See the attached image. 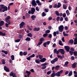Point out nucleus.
Instances as JSON below:
<instances>
[{"instance_id": "1", "label": "nucleus", "mask_w": 77, "mask_h": 77, "mask_svg": "<svg viewBox=\"0 0 77 77\" xmlns=\"http://www.w3.org/2000/svg\"><path fill=\"white\" fill-rule=\"evenodd\" d=\"M7 11H8V7H7L4 6L3 5H0V12H4Z\"/></svg>"}, {"instance_id": "2", "label": "nucleus", "mask_w": 77, "mask_h": 77, "mask_svg": "<svg viewBox=\"0 0 77 77\" xmlns=\"http://www.w3.org/2000/svg\"><path fill=\"white\" fill-rule=\"evenodd\" d=\"M64 27L63 25H60L58 27L59 31L60 32H62L63 30Z\"/></svg>"}, {"instance_id": "3", "label": "nucleus", "mask_w": 77, "mask_h": 77, "mask_svg": "<svg viewBox=\"0 0 77 77\" xmlns=\"http://www.w3.org/2000/svg\"><path fill=\"white\" fill-rule=\"evenodd\" d=\"M48 65V63H46L42 64L41 66H43L42 67V69H45V68H47V66H46V65Z\"/></svg>"}, {"instance_id": "4", "label": "nucleus", "mask_w": 77, "mask_h": 77, "mask_svg": "<svg viewBox=\"0 0 77 77\" xmlns=\"http://www.w3.org/2000/svg\"><path fill=\"white\" fill-rule=\"evenodd\" d=\"M9 19H11V17L10 16H8L5 19V20L7 23H8L9 24H10L11 22L9 20Z\"/></svg>"}, {"instance_id": "5", "label": "nucleus", "mask_w": 77, "mask_h": 77, "mask_svg": "<svg viewBox=\"0 0 77 77\" xmlns=\"http://www.w3.org/2000/svg\"><path fill=\"white\" fill-rule=\"evenodd\" d=\"M32 5L33 6H36L37 5V4L36 3V1L35 0H32L31 3Z\"/></svg>"}, {"instance_id": "6", "label": "nucleus", "mask_w": 77, "mask_h": 77, "mask_svg": "<svg viewBox=\"0 0 77 77\" xmlns=\"http://www.w3.org/2000/svg\"><path fill=\"white\" fill-rule=\"evenodd\" d=\"M10 76H12L13 77H17L16 74L15 73H13V72H11V73H10Z\"/></svg>"}, {"instance_id": "7", "label": "nucleus", "mask_w": 77, "mask_h": 77, "mask_svg": "<svg viewBox=\"0 0 77 77\" xmlns=\"http://www.w3.org/2000/svg\"><path fill=\"white\" fill-rule=\"evenodd\" d=\"M64 48L66 49V51L68 52V51H69L70 48L69 47V46H65L64 47Z\"/></svg>"}, {"instance_id": "8", "label": "nucleus", "mask_w": 77, "mask_h": 77, "mask_svg": "<svg viewBox=\"0 0 77 77\" xmlns=\"http://www.w3.org/2000/svg\"><path fill=\"white\" fill-rule=\"evenodd\" d=\"M60 52L62 54H65V51L63 49H59Z\"/></svg>"}, {"instance_id": "9", "label": "nucleus", "mask_w": 77, "mask_h": 77, "mask_svg": "<svg viewBox=\"0 0 77 77\" xmlns=\"http://www.w3.org/2000/svg\"><path fill=\"white\" fill-rule=\"evenodd\" d=\"M31 14L33 15V14H34L35 12V8H32L31 9Z\"/></svg>"}, {"instance_id": "10", "label": "nucleus", "mask_w": 77, "mask_h": 77, "mask_svg": "<svg viewBox=\"0 0 77 77\" xmlns=\"http://www.w3.org/2000/svg\"><path fill=\"white\" fill-rule=\"evenodd\" d=\"M46 59L45 58H43L41 60H40V61L41 62H44L45 60H46Z\"/></svg>"}, {"instance_id": "11", "label": "nucleus", "mask_w": 77, "mask_h": 77, "mask_svg": "<svg viewBox=\"0 0 77 77\" xmlns=\"http://www.w3.org/2000/svg\"><path fill=\"white\" fill-rule=\"evenodd\" d=\"M72 68H76V63H74L73 64H72Z\"/></svg>"}, {"instance_id": "12", "label": "nucleus", "mask_w": 77, "mask_h": 77, "mask_svg": "<svg viewBox=\"0 0 77 77\" xmlns=\"http://www.w3.org/2000/svg\"><path fill=\"white\" fill-rule=\"evenodd\" d=\"M4 70L6 71L7 72H9V70L8 68L6 66H5L4 67Z\"/></svg>"}, {"instance_id": "13", "label": "nucleus", "mask_w": 77, "mask_h": 77, "mask_svg": "<svg viewBox=\"0 0 77 77\" xmlns=\"http://www.w3.org/2000/svg\"><path fill=\"white\" fill-rule=\"evenodd\" d=\"M24 22H22L20 24V28H22V27L23 26H24Z\"/></svg>"}, {"instance_id": "14", "label": "nucleus", "mask_w": 77, "mask_h": 77, "mask_svg": "<svg viewBox=\"0 0 77 77\" xmlns=\"http://www.w3.org/2000/svg\"><path fill=\"white\" fill-rule=\"evenodd\" d=\"M36 3L38 4V5L39 6L41 5H42L41 2H40V1L39 0H37L36 1Z\"/></svg>"}, {"instance_id": "15", "label": "nucleus", "mask_w": 77, "mask_h": 77, "mask_svg": "<svg viewBox=\"0 0 77 77\" xmlns=\"http://www.w3.org/2000/svg\"><path fill=\"white\" fill-rule=\"evenodd\" d=\"M30 14H29L28 13H26L25 14V17H26V18H30Z\"/></svg>"}, {"instance_id": "16", "label": "nucleus", "mask_w": 77, "mask_h": 77, "mask_svg": "<svg viewBox=\"0 0 77 77\" xmlns=\"http://www.w3.org/2000/svg\"><path fill=\"white\" fill-rule=\"evenodd\" d=\"M0 35L1 36H5L6 35V34L5 33H3L2 32L0 31Z\"/></svg>"}, {"instance_id": "17", "label": "nucleus", "mask_w": 77, "mask_h": 77, "mask_svg": "<svg viewBox=\"0 0 77 77\" xmlns=\"http://www.w3.org/2000/svg\"><path fill=\"white\" fill-rule=\"evenodd\" d=\"M31 18H32V20H35V18H36V17L34 15H32L31 16Z\"/></svg>"}, {"instance_id": "18", "label": "nucleus", "mask_w": 77, "mask_h": 77, "mask_svg": "<svg viewBox=\"0 0 77 77\" xmlns=\"http://www.w3.org/2000/svg\"><path fill=\"white\" fill-rule=\"evenodd\" d=\"M35 62L36 63L39 64L40 63L41 61H40V60L39 59H36L35 60Z\"/></svg>"}, {"instance_id": "19", "label": "nucleus", "mask_w": 77, "mask_h": 77, "mask_svg": "<svg viewBox=\"0 0 77 77\" xmlns=\"http://www.w3.org/2000/svg\"><path fill=\"white\" fill-rule=\"evenodd\" d=\"M39 30H40V28H35L34 29V31H36V32L39 31Z\"/></svg>"}, {"instance_id": "20", "label": "nucleus", "mask_w": 77, "mask_h": 77, "mask_svg": "<svg viewBox=\"0 0 77 77\" xmlns=\"http://www.w3.org/2000/svg\"><path fill=\"white\" fill-rule=\"evenodd\" d=\"M55 75L56 76H57V77H60V74L59 72L55 73Z\"/></svg>"}, {"instance_id": "21", "label": "nucleus", "mask_w": 77, "mask_h": 77, "mask_svg": "<svg viewBox=\"0 0 77 77\" xmlns=\"http://www.w3.org/2000/svg\"><path fill=\"white\" fill-rule=\"evenodd\" d=\"M77 44V37L75 38L74 40V44L75 45Z\"/></svg>"}, {"instance_id": "22", "label": "nucleus", "mask_w": 77, "mask_h": 77, "mask_svg": "<svg viewBox=\"0 0 77 77\" xmlns=\"http://www.w3.org/2000/svg\"><path fill=\"white\" fill-rule=\"evenodd\" d=\"M60 68V66H58V65L56 66L55 67V70H58V69H59Z\"/></svg>"}, {"instance_id": "23", "label": "nucleus", "mask_w": 77, "mask_h": 77, "mask_svg": "<svg viewBox=\"0 0 77 77\" xmlns=\"http://www.w3.org/2000/svg\"><path fill=\"white\" fill-rule=\"evenodd\" d=\"M59 45H61V46H63V43H62V41L60 40H59Z\"/></svg>"}, {"instance_id": "24", "label": "nucleus", "mask_w": 77, "mask_h": 77, "mask_svg": "<svg viewBox=\"0 0 77 77\" xmlns=\"http://www.w3.org/2000/svg\"><path fill=\"white\" fill-rule=\"evenodd\" d=\"M4 25V21L2 20L0 22V26H2Z\"/></svg>"}, {"instance_id": "25", "label": "nucleus", "mask_w": 77, "mask_h": 77, "mask_svg": "<svg viewBox=\"0 0 77 77\" xmlns=\"http://www.w3.org/2000/svg\"><path fill=\"white\" fill-rule=\"evenodd\" d=\"M69 63V62L68 61H66L64 65V66H65L66 67L67 66H68V64Z\"/></svg>"}, {"instance_id": "26", "label": "nucleus", "mask_w": 77, "mask_h": 77, "mask_svg": "<svg viewBox=\"0 0 77 77\" xmlns=\"http://www.w3.org/2000/svg\"><path fill=\"white\" fill-rule=\"evenodd\" d=\"M55 13L57 15V16H59L60 15V14L59 13V12L57 11H55Z\"/></svg>"}, {"instance_id": "27", "label": "nucleus", "mask_w": 77, "mask_h": 77, "mask_svg": "<svg viewBox=\"0 0 77 77\" xmlns=\"http://www.w3.org/2000/svg\"><path fill=\"white\" fill-rule=\"evenodd\" d=\"M66 14L67 16L69 15L70 14V13L69 12V10H67L66 11Z\"/></svg>"}, {"instance_id": "28", "label": "nucleus", "mask_w": 77, "mask_h": 77, "mask_svg": "<svg viewBox=\"0 0 77 77\" xmlns=\"http://www.w3.org/2000/svg\"><path fill=\"white\" fill-rule=\"evenodd\" d=\"M69 44H73L74 43V40L72 39H71L69 41Z\"/></svg>"}, {"instance_id": "29", "label": "nucleus", "mask_w": 77, "mask_h": 77, "mask_svg": "<svg viewBox=\"0 0 77 77\" xmlns=\"http://www.w3.org/2000/svg\"><path fill=\"white\" fill-rule=\"evenodd\" d=\"M72 74V71H70L68 74V76L69 77L71 76Z\"/></svg>"}, {"instance_id": "30", "label": "nucleus", "mask_w": 77, "mask_h": 77, "mask_svg": "<svg viewBox=\"0 0 77 77\" xmlns=\"http://www.w3.org/2000/svg\"><path fill=\"white\" fill-rule=\"evenodd\" d=\"M2 53H5V54L7 55L8 54V51H5L2 50Z\"/></svg>"}, {"instance_id": "31", "label": "nucleus", "mask_w": 77, "mask_h": 77, "mask_svg": "<svg viewBox=\"0 0 77 77\" xmlns=\"http://www.w3.org/2000/svg\"><path fill=\"white\" fill-rule=\"evenodd\" d=\"M63 36H68L69 34H66L65 33V31H64L63 32Z\"/></svg>"}, {"instance_id": "32", "label": "nucleus", "mask_w": 77, "mask_h": 77, "mask_svg": "<svg viewBox=\"0 0 77 77\" xmlns=\"http://www.w3.org/2000/svg\"><path fill=\"white\" fill-rule=\"evenodd\" d=\"M42 42H40L39 41V42L38 43V44L37 45V46H39V45H41L42 44Z\"/></svg>"}, {"instance_id": "33", "label": "nucleus", "mask_w": 77, "mask_h": 77, "mask_svg": "<svg viewBox=\"0 0 77 77\" xmlns=\"http://www.w3.org/2000/svg\"><path fill=\"white\" fill-rule=\"evenodd\" d=\"M11 59L12 60H14V59H15V57L14 56V55H12L11 56Z\"/></svg>"}, {"instance_id": "34", "label": "nucleus", "mask_w": 77, "mask_h": 77, "mask_svg": "<svg viewBox=\"0 0 77 77\" xmlns=\"http://www.w3.org/2000/svg\"><path fill=\"white\" fill-rule=\"evenodd\" d=\"M1 61L2 63V64H5L6 63V62H5V59H2L1 60Z\"/></svg>"}, {"instance_id": "35", "label": "nucleus", "mask_w": 77, "mask_h": 77, "mask_svg": "<svg viewBox=\"0 0 77 77\" xmlns=\"http://www.w3.org/2000/svg\"><path fill=\"white\" fill-rule=\"evenodd\" d=\"M32 36L33 35H32L31 33H29L28 34V36L29 37H32Z\"/></svg>"}, {"instance_id": "36", "label": "nucleus", "mask_w": 77, "mask_h": 77, "mask_svg": "<svg viewBox=\"0 0 77 77\" xmlns=\"http://www.w3.org/2000/svg\"><path fill=\"white\" fill-rule=\"evenodd\" d=\"M25 40L26 41H30V38L29 37H27Z\"/></svg>"}, {"instance_id": "37", "label": "nucleus", "mask_w": 77, "mask_h": 77, "mask_svg": "<svg viewBox=\"0 0 77 77\" xmlns=\"http://www.w3.org/2000/svg\"><path fill=\"white\" fill-rule=\"evenodd\" d=\"M56 73H52L51 75V77H55L56 76Z\"/></svg>"}, {"instance_id": "38", "label": "nucleus", "mask_w": 77, "mask_h": 77, "mask_svg": "<svg viewBox=\"0 0 77 77\" xmlns=\"http://www.w3.org/2000/svg\"><path fill=\"white\" fill-rule=\"evenodd\" d=\"M39 41L41 42H42V41H44V38H42L40 39Z\"/></svg>"}, {"instance_id": "39", "label": "nucleus", "mask_w": 77, "mask_h": 77, "mask_svg": "<svg viewBox=\"0 0 77 77\" xmlns=\"http://www.w3.org/2000/svg\"><path fill=\"white\" fill-rule=\"evenodd\" d=\"M47 14H45V12H43L42 13V17H44L45 16H46Z\"/></svg>"}, {"instance_id": "40", "label": "nucleus", "mask_w": 77, "mask_h": 77, "mask_svg": "<svg viewBox=\"0 0 77 77\" xmlns=\"http://www.w3.org/2000/svg\"><path fill=\"white\" fill-rule=\"evenodd\" d=\"M60 6H61V4H60V3H58V5H57V8H60Z\"/></svg>"}, {"instance_id": "41", "label": "nucleus", "mask_w": 77, "mask_h": 77, "mask_svg": "<svg viewBox=\"0 0 77 77\" xmlns=\"http://www.w3.org/2000/svg\"><path fill=\"white\" fill-rule=\"evenodd\" d=\"M20 41H21L20 39H18L15 40V42H20Z\"/></svg>"}, {"instance_id": "42", "label": "nucleus", "mask_w": 77, "mask_h": 77, "mask_svg": "<svg viewBox=\"0 0 77 77\" xmlns=\"http://www.w3.org/2000/svg\"><path fill=\"white\" fill-rule=\"evenodd\" d=\"M54 60L55 62H57V61L58 60V58H57V57H56L54 59Z\"/></svg>"}, {"instance_id": "43", "label": "nucleus", "mask_w": 77, "mask_h": 77, "mask_svg": "<svg viewBox=\"0 0 77 77\" xmlns=\"http://www.w3.org/2000/svg\"><path fill=\"white\" fill-rule=\"evenodd\" d=\"M57 57L58 58H60V59H62V58H63V57L60 55H58Z\"/></svg>"}, {"instance_id": "44", "label": "nucleus", "mask_w": 77, "mask_h": 77, "mask_svg": "<svg viewBox=\"0 0 77 77\" xmlns=\"http://www.w3.org/2000/svg\"><path fill=\"white\" fill-rule=\"evenodd\" d=\"M74 55L75 56H77V51H74Z\"/></svg>"}, {"instance_id": "45", "label": "nucleus", "mask_w": 77, "mask_h": 77, "mask_svg": "<svg viewBox=\"0 0 77 77\" xmlns=\"http://www.w3.org/2000/svg\"><path fill=\"white\" fill-rule=\"evenodd\" d=\"M47 43H46V42H45L43 44V46L44 47H47Z\"/></svg>"}, {"instance_id": "46", "label": "nucleus", "mask_w": 77, "mask_h": 77, "mask_svg": "<svg viewBox=\"0 0 77 77\" xmlns=\"http://www.w3.org/2000/svg\"><path fill=\"white\" fill-rule=\"evenodd\" d=\"M27 27L29 30H32V28H30V26H29V25H27Z\"/></svg>"}, {"instance_id": "47", "label": "nucleus", "mask_w": 77, "mask_h": 77, "mask_svg": "<svg viewBox=\"0 0 77 77\" xmlns=\"http://www.w3.org/2000/svg\"><path fill=\"white\" fill-rule=\"evenodd\" d=\"M46 33H49L50 32V30H47L45 32Z\"/></svg>"}, {"instance_id": "48", "label": "nucleus", "mask_w": 77, "mask_h": 77, "mask_svg": "<svg viewBox=\"0 0 77 77\" xmlns=\"http://www.w3.org/2000/svg\"><path fill=\"white\" fill-rule=\"evenodd\" d=\"M39 59H42V58L43 57V55H39Z\"/></svg>"}, {"instance_id": "49", "label": "nucleus", "mask_w": 77, "mask_h": 77, "mask_svg": "<svg viewBox=\"0 0 77 77\" xmlns=\"http://www.w3.org/2000/svg\"><path fill=\"white\" fill-rule=\"evenodd\" d=\"M47 35H48L47 33H45L43 34V37H44V38H45V37L47 36Z\"/></svg>"}, {"instance_id": "50", "label": "nucleus", "mask_w": 77, "mask_h": 77, "mask_svg": "<svg viewBox=\"0 0 77 77\" xmlns=\"http://www.w3.org/2000/svg\"><path fill=\"white\" fill-rule=\"evenodd\" d=\"M51 71H49L47 72V75H50L51 74Z\"/></svg>"}, {"instance_id": "51", "label": "nucleus", "mask_w": 77, "mask_h": 77, "mask_svg": "<svg viewBox=\"0 0 77 77\" xmlns=\"http://www.w3.org/2000/svg\"><path fill=\"white\" fill-rule=\"evenodd\" d=\"M55 62L54 60H52L51 61V63H52V64H54V63Z\"/></svg>"}, {"instance_id": "52", "label": "nucleus", "mask_w": 77, "mask_h": 77, "mask_svg": "<svg viewBox=\"0 0 77 77\" xmlns=\"http://www.w3.org/2000/svg\"><path fill=\"white\" fill-rule=\"evenodd\" d=\"M63 7L64 9H66V7L65 6V5H63Z\"/></svg>"}, {"instance_id": "53", "label": "nucleus", "mask_w": 77, "mask_h": 77, "mask_svg": "<svg viewBox=\"0 0 77 77\" xmlns=\"http://www.w3.org/2000/svg\"><path fill=\"white\" fill-rule=\"evenodd\" d=\"M38 8V7H36L35 8V9L37 11H39V9Z\"/></svg>"}, {"instance_id": "54", "label": "nucleus", "mask_w": 77, "mask_h": 77, "mask_svg": "<svg viewBox=\"0 0 77 77\" xmlns=\"http://www.w3.org/2000/svg\"><path fill=\"white\" fill-rule=\"evenodd\" d=\"M57 52V49L56 48L54 49V54H55V53H56Z\"/></svg>"}, {"instance_id": "55", "label": "nucleus", "mask_w": 77, "mask_h": 77, "mask_svg": "<svg viewBox=\"0 0 77 77\" xmlns=\"http://www.w3.org/2000/svg\"><path fill=\"white\" fill-rule=\"evenodd\" d=\"M66 14L65 13H64L63 15V17H66Z\"/></svg>"}, {"instance_id": "56", "label": "nucleus", "mask_w": 77, "mask_h": 77, "mask_svg": "<svg viewBox=\"0 0 77 77\" xmlns=\"http://www.w3.org/2000/svg\"><path fill=\"white\" fill-rule=\"evenodd\" d=\"M35 56V55L34 54H33L32 55L30 56V57H34Z\"/></svg>"}, {"instance_id": "57", "label": "nucleus", "mask_w": 77, "mask_h": 77, "mask_svg": "<svg viewBox=\"0 0 77 77\" xmlns=\"http://www.w3.org/2000/svg\"><path fill=\"white\" fill-rule=\"evenodd\" d=\"M63 70H61L60 71L58 72H59L60 74L63 73Z\"/></svg>"}, {"instance_id": "58", "label": "nucleus", "mask_w": 77, "mask_h": 77, "mask_svg": "<svg viewBox=\"0 0 77 77\" xmlns=\"http://www.w3.org/2000/svg\"><path fill=\"white\" fill-rule=\"evenodd\" d=\"M26 74H30V72L28 71H26Z\"/></svg>"}, {"instance_id": "59", "label": "nucleus", "mask_w": 77, "mask_h": 77, "mask_svg": "<svg viewBox=\"0 0 77 77\" xmlns=\"http://www.w3.org/2000/svg\"><path fill=\"white\" fill-rule=\"evenodd\" d=\"M71 59L72 60H74V56L71 57Z\"/></svg>"}, {"instance_id": "60", "label": "nucleus", "mask_w": 77, "mask_h": 77, "mask_svg": "<svg viewBox=\"0 0 77 77\" xmlns=\"http://www.w3.org/2000/svg\"><path fill=\"white\" fill-rule=\"evenodd\" d=\"M47 45H49L50 43V41H48L46 42Z\"/></svg>"}, {"instance_id": "61", "label": "nucleus", "mask_w": 77, "mask_h": 77, "mask_svg": "<svg viewBox=\"0 0 77 77\" xmlns=\"http://www.w3.org/2000/svg\"><path fill=\"white\" fill-rule=\"evenodd\" d=\"M53 35L54 36H56V32H54L53 33Z\"/></svg>"}, {"instance_id": "62", "label": "nucleus", "mask_w": 77, "mask_h": 77, "mask_svg": "<svg viewBox=\"0 0 77 77\" xmlns=\"http://www.w3.org/2000/svg\"><path fill=\"white\" fill-rule=\"evenodd\" d=\"M27 52H24L23 53V54L24 56L27 55Z\"/></svg>"}, {"instance_id": "63", "label": "nucleus", "mask_w": 77, "mask_h": 77, "mask_svg": "<svg viewBox=\"0 0 77 77\" xmlns=\"http://www.w3.org/2000/svg\"><path fill=\"white\" fill-rule=\"evenodd\" d=\"M20 56H23V53L22 51H20Z\"/></svg>"}, {"instance_id": "64", "label": "nucleus", "mask_w": 77, "mask_h": 77, "mask_svg": "<svg viewBox=\"0 0 77 77\" xmlns=\"http://www.w3.org/2000/svg\"><path fill=\"white\" fill-rule=\"evenodd\" d=\"M70 50L71 51H74V48H70Z\"/></svg>"}]
</instances>
